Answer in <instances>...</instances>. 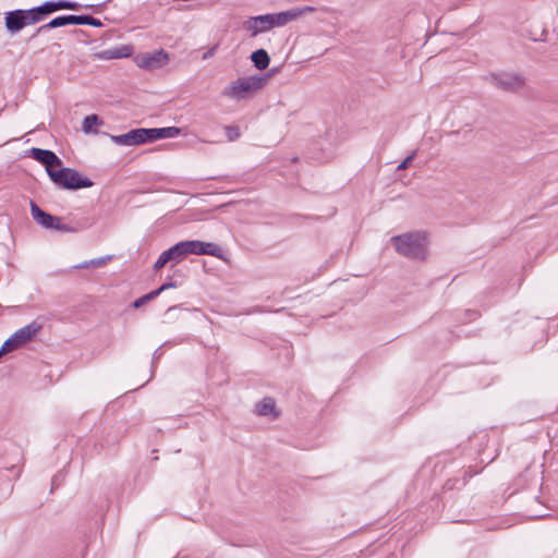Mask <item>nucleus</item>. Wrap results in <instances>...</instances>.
I'll return each mask as SVG.
<instances>
[{
    "mask_svg": "<svg viewBox=\"0 0 558 558\" xmlns=\"http://www.w3.org/2000/svg\"><path fill=\"white\" fill-rule=\"evenodd\" d=\"M251 60L254 63L255 68L258 70H265L268 68L270 58L266 50L257 49L251 56Z\"/></svg>",
    "mask_w": 558,
    "mask_h": 558,
    "instance_id": "15",
    "label": "nucleus"
},
{
    "mask_svg": "<svg viewBox=\"0 0 558 558\" xmlns=\"http://www.w3.org/2000/svg\"><path fill=\"white\" fill-rule=\"evenodd\" d=\"M157 141L162 138H174L181 134V129L177 126H167V128H155Z\"/></svg>",
    "mask_w": 558,
    "mask_h": 558,
    "instance_id": "17",
    "label": "nucleus"
},
{
    "mask_svg": "<svg viewBox=\"0 0 558 558\" xmlns=\"http://www.w3.org/2000/svg\"><path fill=\"white\" fill-rule=\"evenodd\" d=\"M110 140L114 144L120 146H137L144 144L142 136V128L133 129L120 135H110Z\"/></svg>",
    "mask_w": 558,
    "mask_h": 558,
    "instance_id": "11",
    "label": "nucleus"
},
{
    "mask_svg": "<svg viewBox=\"0 0 558 558\" xmlns=\"http://www.w3.org/2000/svg\"><path fill=\"white\" fill-rule=\"evenodd\" d=\"M169 61L168 53L160 49L155 52H146L137 57V65L146 70H155L166 65Z\"/></svg>",
    "mask_w": 558,
    "mask_h": 558,
    "instance_id": "9",
    "label": "nucleus"
},
{
    "mask_svg": "<svg viewBox=\"0 0 558 558\" xmlns=\"http://www.w3.org/2000/svg\"><path fill=\"white\" fill-rule=\"evenodd\" d=\"M49 178L57 186L64 190H80L94 185L92 180L82 177L75 169L68 167L49 170Z\"/></svg>",
    "mask_w": 558,
    "mask_h": 558,
    "instance_id": "4",
    "label": "nucleus"
},
{
    "mask_svg": "<svg viewBox=\"0 0 558 558\" xmlns=\"http://www.w3.org/2000/svg\"><path fill=\"white\" fill-rule=\"evenodd\" d=\"M54 11V1H47L39 7L29 9L32 15L38 19V22L41 21L45 15H48Z\"/></svg>",
    "mask_w": 558,
    "mask_h": 558,
    "instance_id": "16",
    "label": "nucleus"
},
{
    "mask_svg": "<svg viewBox=\"0 0 558 558\" xmlns=\"http://www.w3.org/2000/svg\"><path fill=\"white\" fill-rule=\"evenodd\" d=\"M256 413L260 416L271 415L272 417H277L278 412L276 411L275 400L269 397L264 398L256 404Z\"/></svg>",
    "mask_w": 558,
    "mask_h": 558,
    "instance_id": "14",
    "label": "nucleus"
},
{
    "mask_svg": "<svg viewBox=\"0 0 558 558\" xmlns=\"http://www.w3.org/2000/svg\"><path fill=\"white\" fill-rule=\"evenodd\" d=\"M217 47H218V46H217V45H215V46H213L211 48H209L206 52H204V54H203V60H207V59H209V58L214 57V56H215V53H216Z\"/></svg>",
    "mask_w": 558,
    "mask_h": 558,
    "instance_id": "28",
    "label": "nucleus"
},
{
    "mask_svg": "<svg viewBox=\"0 0 558 558\" xmlns=\"http://www.w3.org/2000/svg\"><path fill=\"white\" fill-rule=\"evenodd\" d=\"M40 324L32 322L31 324L17 329L12 336L21 348L29 342L40 331Z\"/></svg>",
    "mask_w": 558,
    "mask_h": 558,
    "instance_id": "12",
    "label": "nucleus"
},
{
    "mask_svg": "<svg viewBox=\"0 0 558 558\" xmlns=\"http://www.w3.org/2000/svg\"><path fill=\"white\" fill-rule=\"evenodd\" d=\"M225 132L229 142H234L241 136L240 129L235 125L226 126Z\"/></svg>",
    "mask_w": 558,
    "mask_h": 558,
    "instance_id": "21",
    "label": "nucleus"
},
{
    "mask_svg": "<svg viewBox=\"0 0 558 558\" xmlns=\"http://www.w3.org/2000/svg\"><path fill=\"white\" fill-rule=\"evenodd\" d=\"M19 344L16 343V341L14 340V337L11 336L10 338H8L4 343L2 344V347L0 348V354H5V353H9V352H12L16 349H19Z\"/></svg>",
    "mask_w": 558,
    "mask_h": 558,
    "instance_id": "20",
    "label": "nucleus"
},
{
    "mask_svg": "<svg viewBox=\"0 0 558 558\" xmlns=\"http://www.w3.org/2000/svg\"><path fill=\"white\" fill-rule=\"evenodd\" d=\"M267 77L264 75L239 77L222 90V95L235 100L246 99L251 94L264 87Z\"/></svg>",
    "mask_w": 558,
    "mask_h": 558,
    "instance_id": "3",
    "label": "nucleus"
},
{
    "mask_svg": "<svg viewBox=\"0 0 558 558\" xmlns=\"http://www.w3.org/2000/svg\"><path fill=\"white\" fill-rule=\"evenodd\" d=\"M486 80L494 86L505 92H515L520 89L524 81L523 78L514 73H490Z\"/></svg>",
    "mask_w": 558,
    "mask_h": 558,
    "instance_id": "7",
    "label": "nucleus"
},
{
    "mask_svg": "<svg viewBox=\"0 0 558 558\" xmlns=\"http://www.w3.org/2000/svg\"><path fill=\"white\" fill-rule=\"evenodd\" d=\"M158 296V292L157 291H150L149 293L136 299L133 303H132V306L134 308H140L141 306H143L144 304H146L147 302L156 299Z\"/></svg>",
    "mask_w": 558,
    "mask_h": 558,
    "instance_id": "19",
    "label": "nucleus"
},
{
    "mask_svg": "<svg viewBox=\"0 0 558 558\" xmlns=\"http://www.w3.org/2000/svg\"><path fill=\"white\" fill-rule=\"evenodd\" d=\"M56 11L57 10H76L78 8V4L76 2H71L66 0H59L54 1Z\"/></svg>",
    "mask_w": 558,
    "mask_h": 558,
    "instance_id": "23",
    "label": "nucleus"
},
{
    "mask_svg": "<svg viewBox=\"0 0 558 558\" xmlns=\"http://www.w3.org/2000/svg\"><path fill=\"white\" fill-rule=\"evenodd\" d=\"M415 156H416V153H415V151H414V153H412L410 156H408V157H407V158H405V159H404V160H403V161H402V162L397 167V170H398V171H400V170H404V169H407V168L411 165V162H412V160L415 158Z\"/></svg>",
    "mask_w": 558,
    "mask_h": 558,
    "instance_id": "26",
    "label": "nucleus"
},
{
    "mask_svg": "<svg viewBox=\"0 0 558 558\" xmlns=\"http://www.w3.org/2000/svg\"><path fill=\"white\" fill-rule=\"evenodd\" d=\"M104 54L106 56L107 59H118V58H122V57H128L129 56V52H120L119 49H110V50H106L104 51Z\"/></svg>",
    "mask_w": 558,
    "mask_h": 558,
    "instance_id": "25",
    "label": "nucleus"
},
{
    "mask_svg": "<svg viewBox=\"0 0 558 558\" xmlns=\"http://www.w3.org/2000/svg\"><path fill=\"white\" fill-rule=\"evenodd\" d=\"M81 25H90L94 27L102 26V22L98 19H95L90 15H81Z\"/></svg>",
    "mask_w": 558,
    "mask_h": 558,
    "instance_id": "24",
    "label": "nucleus"
},
{
    "mask_svg": "<svg viewBox=\"0 0 558 558\" xmlns=\"http://www.w3.org/2000/svg\"><path fill=\"white\" fill-rule=\"evenodd\" d=\"M102 122L97 114L86 116L83 121V131L85 133L93 132V128L100 125Z\"/></svg>",
    "mask_w": 558,
    "mask_h": 558,
    "instance_id": "18",
    "label": "nucleus"
},
{
    "mask_svg": "<svg viewBox=\"0 0 558 558\" xmlns=\"http://www.w3.org/2000/svg\"><path fill=\"white\" fill-rule=\"evenodd\" d=\"M65 25H81V15H61L52 19L49 23L41 25L37 33H44L50 28Z\"/></svg>",
    "mask_w": 558,
    "mask_h": 558,
    "instance_id": "13",
    "label": "nucleus"
},
{
    "mask_svg": "<svg viewBox=\"0 0 558 558\" xmlns=\"http://www.w3.org/2000/svg\"><path fill=\"white\" fill-rule=\"evenodd\" d=\"M396 251L411 259H424L427 255V238L424 232H408L391 238Z\"/></svg>",
    "mask_w": 558,
    "mask_h": 558,
    "instance_id": "2",
    "label": "nucleus"
},
{
    "mask_svg": "<svg viewBox=\"0 0 558 558\" xmlns=\"http://www.w3.org/2000/svg\"><path fill=\"white\" fill-rule=\"evenodd\" d=\"M175 287H177V283L171 281V282H167V283L161 284V286H160L158 289H156L155 291H157V292H158V295H159L161 292H163V291H166V290H168V289H170V288H175Z\"/></svg>",
    "mask_w": 558,
    "mask_h": 558,
    "instance_id": "27",
    "label": "nucleus"
},
{
    "mask_svg": "<svg viewBox=\"0 0 558 558\" xmlns=\"http://www.w3.org/2000/svg\"><path fill=\"white\" fill-rule=\"evenodd\" d=\"M5 27L11 33H17L26 25L35 24L38 19L29 10H14L5 14Z\"/></svg>",
    "mask_w": 558,
    "mask_h": 558,
    "instance_id": "8",
    "label": "nucleus"
},
{
    "mask_svg": "<svg viewBox=\"0 0 558 558\" xmlns=\"http://www.w3.org/2000/svg\"><path fill=\"white\" fill-rule=\"evenodd\" d=\"M301 15V11L289 10L279 13L258 15L252 19L254 34L266 32L272 27H281Z\"/></svg>",
    "mask_w": 558,
    "mask_h": 558,
    "instance_id": "5",
    "label": "nucleus"
},
{
    "mask_svg": "<svg viewBox=\"0 0 558 558\" xmlns=\"http://www.w3.org/2000/svg\"><path fill=\"white\" fill-rule=\"evenodd\" d=\"M191 254L210 255L220 258L222 256V248L218 244L211 242H203L199 240L181 241L163 251L155 262L153 268L155 271H158L168 263H180Z\"/></svg>",
    "mask_w": 558,
    "mask_h": 558,
    "instance_id": "1",
    "label": "nucleus"
},
{
    "mask_svg": "<svg viewBox=\"0 0 558 558\" xmlns=\"http://www.w3.org/2000/svg\"><path fill=\"white\" fill-rule=\"evenodd\" d=\"M143 143H153L157 141L156 129H144L142 128Z\"/></svg>",
    "mask_w": 558,
    "mask_h": 558,
    "instance_id": "22",
    "label": "nucleus"
},
{
    "mask_svg": "<svg viewBox=\"0 0 558 558\" xmlns=\"http://www.w3.org/2000/svg\"><path fill=\"white\" fill-rule=\"evenodd\" d=\"M108 258H110V257L108 256V257H100V258H96V259H90L89 263L94 267H99V266L104 265Z\"/></svg>",
    "mask_w": 558,
    "mask_h": 558,
    "instance_id": "29",
    "label": "nucleus"
},
{
    "mask_svg": "<svg viewBox=\"0 0 558 558\" xmlns=\"http://www.w3.org/2000/svg\"><path fill=\"white\" fill-rule=\"evenodd\" d=\"M92 266V264L89 263V260H86L84 263H82L81 265L76 266V268H87Z\"/></svg>",
    "mask_w": 558,
    "mask_h": 558,
    "instance_id": "30",
    "label": "nucleus"
},
{
    "mask_svg": "<svg viewBox=\"0 0 558 558\" xmlns=\"http://www.w3.org/2000/svg\"><path fill=\"white\" fill-rule=\"evenodd\" d=\"M300 11H301V14H302L303 12H312V11H314V9L312 7H305L304 9H302Z\"/></svg>",
    "mask_w": 558,
    "mask_h": 558,
    "instance_id": "31",
    "label": "nucleus"
},
{
    "mask_svg": "<svg viewBox=\"0 0 558 558\" xmlns=\"http://www.w3.org/2000/svg\"><path fill=\"white\" fill-rule=\"evenodd\" d=\"M31 156L43 163L46 167V171L49 174V170H56L54 168L62 165L61 159L51 150L33 147Z\"/></svg>",
    "mask_w": 558,
    "mask_h": 558,
    "instance_id": "10",
    "label": "nucleus"
},
{
    "mask_svg": "<svg viewBox=\"0 0 558 558\" xmlns=\"http://www.w3.org/2000/svg\"><path fill=\"white\" fill-rule=\"evenodd\" d=\"M31 214L33 219L45 229H52L62 232H76L77 230L61 222L57 216L44 211L35 202H31Z\"/></svg>",
    "mask_w": 558,
    "mask_h": 558,
    "instance_id": "6",
    "label": "nucleus"
}]
</instances>
